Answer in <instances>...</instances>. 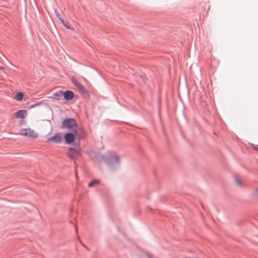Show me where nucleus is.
Returning <instances> with one entry per match:
<instances>
[{
    "label": "nucleus",
    "instance_id": "obj_4",
    "mask_svg": "<svg viewBox=\"0 0 258 258\" xmlns=\"http://www.w3.org/2000/svg\"><path fill=\"white\" fill-rule=\"evenodd\" d=\"M77 133L74 132L66 133L64 136V139L66 143L70 144L72 143L75 140V136Z\"/></svg>",
    "mask_w": 258,
    "mask_h": 258
},
{
    "label": "nucleus",
    "instance_id": "obj_13",
    "mask_svg": "<svg viewBox=\"0 0 258 258\" xmlns=\"http://www.w3.org/2000/svg\"><path fill=\"white\" fill-rule=\"evenodd\" d=\"M100 183V181L99 180H93L88 184L89 187H91L93 186H95L96 184H98Z\"/></svg>",
    "mask_w": 258,
    "mask_h": 258
},
{
    "label": "nucleus",
    "instance_id": "obj_16",
    "mask_svg": "<svg viewBox=\"0 0 258 258\" xmlns=\"http://www.w3.org/2000/svg\"><path fill=\"white\" fill-rule=\"evenodd\" d=\"M251 194L253 196L258 198V188L254 189Z\"/></svg>",
    "mask_w": 258,
    "mask_h": 258
},
{
    "label": "nucleus",
    "instance_id": "obj_2",
    "mask_svg": "<svg viewBox=\"0 0 258 258\" xmlns=\"http://www.w3.org/2000/svg\"><path fill=\"white\" fill-rule=\"evenodd\" d=\"M62 127L71 130L74 133L78 132V126L75 119L71 118L64 120L62 123Z\"/></svg>",
    "mask_w": 258,
    "mask_h": 258
},
{
    "label": "nucleus",
    "instance_id": "obj_10",
    "mask_svg": "<svg viewBox=\"0 0 258 258\" xmlns=\"http://www.w3.org/2000/svg\"><path fill=\"white\" fill-rule=\"evenodd\" d=\"M62 96H63V91L61 90L58 91L56 93H54L52 96L50 97V98L57 100H59L60 99Z\"/></svg>",
    "mask_w": 258,
    "mask_h": 258
},
{
    "label": "nucleus",
    "instance_id": "obj_14",
    "mask_svg": "<svg viewBox=\"0 0 258 258\" xmlns=\"http://www.w3.org/2000/svg\"><path fill=\"white\" fill-rule=\"evenodd\" d=\"M54 13H55L56 16L58 19V20L61 22V23H63V20L61 18V17H60V15L58 13V12H57V11L56 10H55L54 11Z\"/></svg>",
    "mask_w": 258,
    "mask_h": 258
},
{
    "label": "nucleus",
    "instance_id": "obj_7",
    "mask_svg": "<svg viewBox=\"0 0 258 258\" xmlns=\"http://www.w3.org/2000/svg\"><path fill=\"white\" fill-rule=\"evenodd\" d=\"M69 155L71 158H74L76 156L80 155V148L77 149H73V148H70V152Z\"/></svg>",
    "mask_w": 258,
    "mask_h": 258
},
{
    "label": "nucleus",
    "instance_id": "obj_17",
    "mask_svg": "<svg viewBox=\"0 0 258 258\" xmlns=\"http://www.w3.org/2000/svg\"><path fill=\"white\" fill-rule=\"evenodd\" d=\"M40 104V103H37V104L32 105L31 106H30V108H33V107H35L36 106L39 105Z\"/></svg>",
    "mask_w": 258,
    "mask_h": 258
},
{
    "label": "nucleus",
    "instance_id": "obj_21",
    "mask_svg": "<svg viewBox=\"0 0 258 258\" xmlns=\"http://www.w3.org/2000/svg\"><path fill=\"white\" fill-rule=\"evenodd\" d=\"M255 148V149H256V150H258L257 148H256V147H254Z\"/></svg>",
    "mask_w": 258,
    "mask_h": 258
},
{
    "label": "nucleus",
    "instance_id": "obj_6",
    "mask_svg": "<svg viewBox=\"0 0 258 258\" xmlns=\"http://www.w3.org/2000/svg\"><path fill=\"white\" fill-rule=\"evenodd\" d=\"M14 116L17 119H24L27 115V111L26 110H20L14 113Z\"/></svg>",
    "mask_w": 258,
    "mask_h": 258
},
{
    "label": "nucleus",
    "instance_id": "obj_12",
    "mask_svg": "<svg viewBox=\"0 0 258 258\" xmlns=\"http://www.w3.org/2000/svg\"><path fill=\"white\" fill-rule=\"evenodd\" d=\"M235 182L237 186H242L243 184L242 181L238 177L235 178Z\"/></svg>",
    "mask_w": 258,
    "mask_h": 258
},
{
    "label": "nucleus",
    "instance_id": "obj_9",
    "mask_svg": "<svg viewBox=\"0 0 258 258\" xmlns=\"http://www.w3.org/2000/svg\"><path fill=\"white\" fill-rule=\"evenodd\" d=\"M72 81L74 85L76 86L78 89H79L81 91H85V89L84 88V87L79 83V82L76 80V79L75 77L72 78Z\"/></svg>",
    "mask_w": 258,
    "mask_h": 258
},
{
    "label": "nucleus",
    "instance_id": "obj_1",
    "mask_svg": "<svg viewBox=\"0 0 258 258\" xmlns=\"http://www.w3.org/2000/svg\"><path fill=\"white\" fill-rule=\"evenodd\" d=\"M102 159L108 167L114 169L119 163V157L115 152L109 151L102 156Z\"/></svg>",
    "mask_w": 258,
    "mask_h": 258
},
{
    "label": "nucleus",
    "instance_id": "obj_15",
    "mask_svg": "<svg viewBox=\"0 0 258 258\" xmlns=\"http://www.w3.org/2000/svg\"><path fill=\"white\" fill-rule=\"evenodd\" d=\"M61 23L63 24V26H64L67 28V29H70V30H74V29H73L72 27H70V26H69V23H68V22H67V23H65V22H64V21L63 20V23Z\"/></svg>",
    "mask_w": 258,
    "mask_h": 258
},
{
    "label": "nucleus",
    "instance_id": "obj_3",
    "mask_svg": "<svg viewBox=\"0 0 258 258\" xmlns=\"http://www.w3.org/2000/svg\"><path fill=\"white\" fill-rule=\"evenodd\" d=\"M19 135L32 140L35 139L38 137V134L34 130L30 128L21 129L19 131Z\"/></svg>",
    "mask_w": 258,
    "mask_h": 258
},
{
    "label": "nucleus",
    "instance_id": "obj_20",
    "mask_svg": "<svg viewBox=\"0 0 258 258\" xmlns=\"http://www.w3.org/2000/svg\"><path fill=\"white\" fill-rule=\"evenodd\" d=\"M23 122H24V121L23 120V121H21L20 123H23Z\"/></svg>",
    "mask_w": 258,
    "mask_h": 258
},
{
    "label": "nucleus",
    "instance_id": "obj_19",
    "mask_svg": "<svg viewBox=\"0 0 258 258\" xmlns=\"http://www.w3.org/2000/svg\"><path fill=\"white\" fill-rule=\"evenodd\" d=\"M0 69L2 70H4L5 69V68L4 67H0Z\"/></svg>",
    "mask_w": 258,
    "mask_h": 258
},
{
    "label": "nucleus",
    "instance_id": "obj_11",
    "mask_svg": "<svg viewBox=\"0 0 258 258\" xmlns=\"http://www.w3.org/2000/svg\"><path fill=\"white\" fill-rule=\"evenodd\" d=\"M23 97H24L23 94L22 92H17L16 93L15 97V99L18 101H21L22 100Z\"/></svg>",
    "mask_w": 258,
    "mask_h": 258
},
{
    "label": "nucleus",
    "instance_id": "obj_5",
    "mask_svg": "<svg viewBox=\"0 0 258 258\" xmlns=\"http://www.w3.org/2000/svg\"><path fill=\"white\" fill-rule=\"evenodd\" d=\"M62 140V136L60 133H57L54 136L48 138L47 140V142H52L55 144L60 143Z\"/></svg>",
    "mask_w": 258,
    "mask_h": 258
},
{
    "label": "nucleus",
    "instance_id": "obj_8",
    "mask_svg": "<svg viewBox=\"0 0 258 258\" xmlns=\"http://www.w3.org/2000/svg\"><path fill=\"white\" fill-rule=\"evenodd\" d=\"M63 96L66 100H71L73 98L74 94L72 91L68 90L65 92L63 91Z\"/></svg>",
    "mask_w": 258,
    "mask_h": 258
},
{
    "label": "nucleus",
    "instance_id": "obj_18",
    "mask_svg": "<svg viewBox=\"0 0 258 258\" xmlns=\"http://www.w3.org/2000/svg\"><path fill=\"white\" fill-rule=\"evenodd\" d=\"M147 255L148 256V257L149 258H152L153 257L152 255L151 254H150V253H147Z\"/></svg>",
    "mask_w": 258,
    "mask_h": 258
}]
</instances>
